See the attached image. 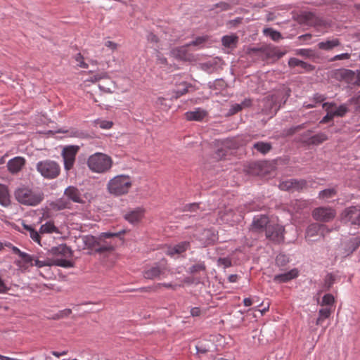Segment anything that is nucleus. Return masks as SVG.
<instances>
[{"instance_id": "48", "label": "nucleus", "mask_w": 360, "mask_h": 360, "mask_svg": "<svg viewBox=\"0 0 360 360\" xmlns=\"http://www.w3.org/2000/svg\"><path fill=\"white\" fill-rule=\"evenodd\" d=\"M240 110H242L241 105H240L239 103H235L231 105V108L229 109L228 115H233L240 112Z\"/></svg>"}, {"instance_id": "61", "label": "nucleus", "mask_w": 360, "mask_h": 360, "mask_svg": "<svg viewBox=\"0 0 360 360\" xmlns=\"http://www.w3.org/2000/svg\"><path fill=\"white\" fill-rule=\"evenodd\" d=\"M105 46L112 50H115L117 48V44L111 41H107L105 43Z\"/></svg>"}, {"instance_id": "49", "label": "nucleus", "mask_w": 360, "mask_h": 360, "mask_svg": "<svg viewBox=\"0 0 360 360\" xmlns=\"http://www.w3.org/2000/svg\"><path fill=\"white\" fill-rule=\"evenodd\" d=\"M308 203L306 200H297L295 202V206L297 207L296 211L298 212L307 207Z\"/></svg>"}, {"instance_id": "12", "label": "nucleus", "mask_w": 360, "mask_h": 360, "mask_svg": "<svg viewBox=\"0 0 360 360\" xmlns=\"http://www.w3.org/2000/svg\"><path fill=\"white\" fill-rule=\"evenodd\" d=\"M188 44L186 46H179L172 49L170 51V56L174 58L182 60L192 62L195 60V56L188 52Z\"/></svg>"}, {"instance_id": "53", "label": "nucleus", "mask_w": 360, "mask_h": 360, "mask_svg": "<svg viewBox=\"0 0 360 360\" xmlns=\"http://www.w3.org/2000/svg\"><path fill=\"white\" fill-rule=\"evenodd\" d=\"M207 40V38L205 37H197L194 41L188 44V46H198L202 43H204Z\"/></svg>"}, {"instance_id": "19", "label": "nucleus", "mask_w": 360, "mask_h": 360, "mask_svg": "<svg viewBox=\"0 0 360 360\" xmlns=\"http://www.w3.org/2000/svg\"><path fill=\"white\" fill-rule=\"evenodd\" d=\"M269 224V219L265 215L255 217L251 225V230L255 232H261L264 229L266 230V226Z\"/></svg>"}, {"instance_id": "5", "label": "nucleus", "mask_w": 360, "mask_h": 360, "mask_svg": "<svg viewBox=\"0 0 360 360\" xmlns=\"http://www.w3.org/2000/svg\"><path fill=\"white\" fill-rule=\"evenodd\" d=\"M36 168L43 177L48 179L58 177L60 172V165L56 162L50 160L39 162Z\"/></svg>"}, {"instance_id": "18", "label": "nucleus", "mask_w": 360, "mask_h": 360, "mask_svg": "<svg viewBox=\"0 0 360 360\" xmlns=\"http://www.w3.org/2000/svg\"><path fill=\"white\" fill-rule=\"evenodd\" d=\"M35 259V255H31L25 252L19 259L15 262L16 266L22 271H25L29 269L30 267L34 266L33 260Z\"/></svg>"}, {"instance_id": "64", "label": "nucleus", "mask_w": 360, "mask_h": 360, "mask_svg": "<svg viewBox=\"0 0 360 360\" xmlns=\"http://www.w3.org/2000/svg\"><path fill=\"white\" fill-rule=\"evenodd\" d=\"M51 354L55 356L56 357H58L59 358L60 356H64V355H66L68 354V351L65 350V351H63L61 352H56V351H53L51 352Z\"/></svg>"}, {"instance_id": "32", "label": "nucleus", "mask_w": 360, "mask_h": 360, "mask_svg": "<svg viewBox=\"0 0 360 360\" xmlns=\"http://www.w3.org/2000/svg\"><path fill=\"white\" fill-rule=\"evenodd\" d=\"M335 106H336V104L333 102L332 103L327 102V103H324L323 104V108L326 110V111L327 112V114L320 121L321 124H326V123L333 120V119L334 118L335 116L333 115L332 108L335 107Z\"/></svg>"}, {"instance_id": "39", "label": "nucleus", "mask_w": 360, "mask_h": 360, "mask_svg": "<svg viewBox=\"0 0 360 360\" xmlns=\"http://www.w3.org/2000/svg\"><path fill=\"white\" fill-rule=\"evenodd\" d=\"M337 194V191L335 188H328L321 191L319 194V198L321 199H329L333 198Z\"/></svg>"}, {"instance_id": "43", "label": "nucleus", "mask_w": 360, "mask_h": 360, "mask_svg": "<svg viewBox=\"0 0 360 360\" xmlns=\"http://www.w3.org/2000/svg\"><path fill=\"white\" fill-rule=\"evenodd\" d=\"M75 61L77 63V65L82 68H88L89 65L84 62L83 56L79 53H77L74 57Z\"/></svg>"}, {"instance_id": "38", "label": "nucleus", "mask_w": 360, "mask_h": 360, "mask_svg": "<svg viewBox=\"0 0 360 360\" xmlns=\"http://www.w3.org/2000/svg\"><path fill=\"white\" fill-rule=\"evenodd\" d=\"M223 146L219 148L214 153V158L217 160H221L224 158L227 154L226 148L229 146V143L228 141H224L222 143Z\"/></svg>"}, {"instance_id": "51", "label": "nucleus", "mask_w": 360, "mask_h": 360, "mask_svg": "<svg viewBox=\"0 0 360 360\" xmlns=\"http://www.w3.org/2000/svg\"><path fill=\"white\" fill-rule=\"evenodd\" d=\"M184 88L183 89L178 90V91H175L174 97L176 98H179L180 96L186 94L188 92V88L190 86L188 84H186V83H184Z\"/></svg>"}, {"instance_id": "17", "label": "nucleus", "mask_w": 360, "mask_h": 360, "mask_svg": "<svg viewBox=\"0 0 360 360\" xmlns=\"http://www.w3.org/2000/svg\"><path fill=\"white\" fill-rule=\"evenodd\" d=\"M334 297L331 294H326L322 298V309H320V315H330L334 312Z\"/></svg>"}, {"instance_id": "20", "label": "nucleus", "mask_w": 360, "mask_h": 360, "mask_svg": "<svg viewBox=\"0 0 360 360\" xmlns=\"http://www.w3.org/2000/svg\"><path fill=\"white\" fill-rule=\"evenodd\" d=\"M191 245L188 241H182L174 246H169L167 248L165 253L171 257L175 255H181L189 249Z\"/></svg>"}, {"instance_id": "2", "label": "nucleus", "mask_w": 360, "mask_h": 360, "mask_svg": "<svg viewBox=\"0 0 360 360\" xmlns=\"http://www.w3.org/2000/svg\"><path fill=\"white\" fill-rule=\"evenodd\" d=\"M122 233H124V231L120 233H102L98 238H95L94 236H86L84 241L96 252H104L111 251L113 250V245L111 243L105 241V239L119 236Z\"/></svg>"}, {"instance_id": "56", "label": "nucleus", "mask_w": 360, "mask_h": 360, "mask_svg": "<svg viewBox=\"0 0 360 360\" xmlns=\"http://www.w3.org/2000/svg\"><path fill=\"white\" fill-rule=\"evenodd\" d=\"M196 350L199 354H205L209 351V347L202 343H199L196 345Z\"/></svg>"}, {"instance_id": "8", "label": "nucleus", "mask_w": 360, "mask_h": 360, "mask_svg": "<svg viewBox=\"0 0 360 360\" xmlns=\"http://www.w3.org/2000/svg\"><path fill=\"white\" fill-rule=\"evenodd\" d=\"M34 266L41 268L44 266H58L64 268H70L73 266V263L68 259L62 258L46 259L40 260L38 256L35 255V259L33 260Z\"/></svg>"}, {"instance_id": "55", "label": "nucleus", "mask_w": 360, "mask_h": 360, "mask_svg": "<svg viewBox=\"0 0 360 360\" xmlns=\"http://www.w3.org/2000/svg\"><path fill=\"white\" fill-rule=\"evenodd\" d=\"M326 99V97L324 95L320 94L318 93L315 94L312 98V100L315 102V103H321V102L324 101Z\"/></svg>"}, {"instance_id": "37", "label": "nucleus", "mask_w": 360, "mask_h": 360, "mask_svg": "<svg viewBox=\"0 0 360 360\" xmlns=\"http://www.w3.org/2000/svg\"><path fill=\"white\" fill-rule=\"evenodd\" d=\"M254 148L257 150L262 154H266L271 149V146L269 143L265 142H257L254 144Z\"/></svg>"}, {"instance_id": "63", "label": "nucleus", "mask_w": 360, "mask_h": 360, "mask_svg": "<svg viewBox=\"0 0 360 360\" xmlns=\"http://www.w3.org/2000/svg\"><path fill=\"white\" fill-rule=\"evenodd\" d=\"M198 208V205L196 203L189 204L185 206L184 210L192 211Z\"/></svg>"}, {"instance_id": "40", "label": "nucleus", "mask_w": 360, "mask_h": 360, "mask_svg": "<svg viewBox=\"0 0 360 360\" xmlns=\"http://www.w3.org/2000/svg\"><path fill=\"white\" fill-rule=\"evenodd\" d=\"M263 32L266 36H269L274 41H278L281 38V33L271 28H265Z\"/></svg>"}, {"instance_id": "21", "label": "nucleus", "mask_w": 360, "mask_h": 360, "mask_svg": "<svg viewBox=\"0 0 360 360\" xmlns=\"http://www.w3.org/2000/svg\"><path fill=\"white\" fill-rule=\"evenodd\" d=\"M25 165V158L18 156L10 160L7 163L8 170L11 174L18 173Z\"/></svg>"}, {"instance_id": "22", "label": "nucleus", "mask_w": 360, "mask_h": 360, "mask_svg": "<svg viewBox=\"0 0 360 360\" xmlns=\"http://www.w3.org/2000/svg\"><path fill=\"white\" fill-rule=\"evenodd\" d=\"M145 213V210L141 207H138L134 210H131L124 215V219L130 224H138L143 219Z\"/></svg>"}, {"instance_id": "15", "label": "nucleus", "mask_w": 360, "mask_h": 360, "mask_svg": "<svg viewBox=\"0 0 360 360\" xmlns=\"http://www.w3.org/2000/svg\"><path fill=\"white\" fill-rule=\"evenodd\" d=\"M343 218L346 221L354 225H360V209L356 207L347 208L343 212Z\"/></svg>"}, {"instance_id": "30", "label": "nucleus", "mask_w": 360, "mask_h": 360, "mask_svg": "<svg viewBox=\"0 0 360 360\" xmlns=\"http://www.w3.org/2000/svg\"><path fill=\"white\" fill-rule=\"evenodd\" d=\"M297 276L298 271L296 269H293L286 273L276 275L274 281L279 283H285L296 278Z\"/></svg>"}, {"instance_id": "34", "label": "nucleus", "mask_w": 360, "mask_h": 360, "mask_svg": "<svg viewBox=\"0 0 360 360\" xmlns=\"http://www.w3.org/2000/svg\"><path fill=\"white\" fill-rule=\"evenodd\" d=\"M10 203V195L8 188L0 184V204L3 206H8Z\"/></svg>"}, {"instance_id": "46", "label": "nucleus", "mask_w": 360, "mask_h": 360, "mask_svg": "<svg viewBox=\"0 0 360 360\" xmlns=\"http://www.w3.org/2000/svg\"><path fill=\"white\" fill-rule=\"evenodd\" d=\"M157 64L159 65L161 68H165L168 65L167 58L163 56L160 52L157 54Z\"/></svg>"}, {"instance_id": "54", "label": "nucleus", "mask_w": 360, "mask_h": 360, "mask_svg": "<svg viewBox=\"0 0 360 360\" xmlns=\"http://www.w3.org/2000/svg\"><path fill=\"white\" fill-rule=\"evenodd\" d=\"M312 51L307 49H301L297 51V54L302 56L310 57L312 56Z\"/></svg>"}, {"instance_id": "23", "label": "nucleus", "mask_w": 360, "mask_h": 360, "mask_svg": "<svg viewBox=\"0 0 360 360\" xmlns=\"http://www.w3.org/2000/svg\"><path fill=\"white\" fill-rule=\"evenodd\" d=\"M50 253L54 257L53 259L62 258L67 259L72 255L71 250L65 245H60L57 247H53L50 250Z\"/></svg>"}, {"instance_id": "57", "label": "nucleus", "mask_w": 360, "mask_h": 360, "mask_svg": "<svg viewBox=\"0 0 360 360\" xmlns=\"http://www.w3.org/2000/svg\"><path fill=\"white\" fill-rule=\"evenodd\" d=\"M147 39L150 43L158 44L159 42L158 37L153 33H149L147 36Z\"/></svg>"}, {"instance_id": "24", "label": "nucleus", "mask_w": 360, "mask_h": 360, "mask_svg": "<svg viewBox=\"0 0 360 360\" xmlns=\"http://www.w3.org/2000/svg\"><path fill=\"white\" fill-rule=\"evenodd\" d=\"M200 241L204 246L214 244L218 240L217 233L214 229H205L202 233Z\"/></svg>"}, {"instance_id": "9", "label": "nucleus", "mask_w": 360, "mask_h": 360, "mask_svg": "<svg viewBox=\"0 0 360 360\" xmlns=\"http://www.w3.org/2000/svg\"><path fill=\"white\" fill-rule=\"evenodd\" d=\"M285 229L278 224H271L266 226V237L275 243H281L284 240Z\"/></svg>"}, {"instance_id": "1", "label": "nucleus", "mask_w": 360, "mask_h": 360, "mask_svg": "<svg viewBox=\"0 0 360 360\" xmlns=\"http://www.w3.org/2000/svg\"><path fill=\"white\" fill-rule=\"evenodd\" d=\"M86 164L92 172L105 174L111 169L113 160L110 156L105 153H95L88 158Z\"/></svg>"}, {"instance_id": "44", "label": "nucleus", "mask_w": 360, "mask_h": 360, "mask_svg": "<svg viewBox=\"0 0 360 360\" xmlns=\"http://www.w3.org/2000/svg\"><path fill=\"white\" fill-rule=\"evenodd\" d=\"M96 125H98L100 128L104 129H110L113 123L111 121L108 120H98L96 122Z\"/></svg>"}, {"instance_id": "36", "label": "nucleus", "mask_w": 360, "mask_h": 360, "mask_svg": "<svg viewBox=\"0 0 360 360\" xmlns=\"http://www.w3.org/2000/svg\"><path fill=\"white\" fill-rule=\"evenodd\" d=\"M328 139V136L324 133H319L312 136L309 139V143L319 145Z\"/></svg>"}, {"instance_id": "29", "label": "nucleus", "mask_w": 360, "mask_h": 360, "mask_svg": "<svg viewBox=\"0 0 360 360\" xmlns=\"http://www.w3.org/2000/svg\"><path fill=\"white\" fill-rule=\"evenodd\" d=\"M288 65L291 68H295L297 67L307 72L311 71L314 68L313 65L307 63H305L302 60H300L296 58H290V60H288Z\"/></svg>"}, {"instance_id": "26", "label": "nucleus", "mask_w": 360, "mask_h": 360, "mask_svg": "<svg viewBox=\"0 0 360 360\" xmlns=\"http://www.w3.org/2000/svg\"><path fill=\"white\" fill-rule=\"evenodd\" d=\"M207 116V112L201 108H196L193 111H188L185 113V117L189 121H202Z\"/></svg>"}, {"instance_id": "10", "label": "nucleus", "mask_w": 360, "mask_h": 360, "mask_svg": "<svg viewBox=\"0 0 360 360\" xmlns=\"http://www.w3.org/2000/svg\"><path fill=\"white\" fill-rule=\"evenodd\" d=\"M336 215V212L331 207H319L312 212V217L316 221L328 222L332 221Z\"/></svg>"}, {"instance_id": "7", "label": "nucleus", "mask_w": 360, "mask_h": 360, "mask_svg": "<svg viewBox=\"0 0 360 360\" xmlns=\"http://www.w3.org/2000/svg\"><path fill=\"white\" fill-rule=\"evenodd\" d=\"M169 271L167 261L163 260L155 263L153 266L147 267L143 272V277L146 279H155L161 275H165Z\"/></svg>"}, {"instance_id": "33", "label": "nucleus", "mask_w": 360, "mask_h": 360, "mask_svg": "<svg viewBox=\"0 0 360 360\" xmlns=\"http://www.w3.org/2000/svg\"><path fill=\"white\" fill-rule=\"evenodd\" d=\"M340 44L338 39H333L330 40H326L321 41L318 44V47L320 49L329 51L333 49L334 47L338 46Z\"/></svg>"}, {"instance_id": "13", "label": "nucleus", "mask_w": 360, "mask_h": 360, "mask_svg": "<svg viewBox=\"0 0 360 360\" xmlns=\"http://www.w3.org/2000/svg\"><path fill=\"white\" fill-rule=\"evenodd\" d=\"M360 246V238L354 237L342 243L340 251L342 257L352 255Z\"/></svg>"}, {"instance_id": "6", "label": "nucleus", "mask_w": 360, "mask_h": 360, "mask_svg": "<svg viewBox=\"0 0 360 360\" xmlns=\"http://www.w3.org/2000/svg\"><path fill=\"white\" fill-rule=\"evenodd\" d=\"M311 181H307L304 179H288L280 183L279 188L286 191H301L311 186Z\"/></svg>"}, {"instance_id": "52", "label": "nucleus", "mask_w": 360, "mask_h": 360, "mask_svg": "<svg viewBox=\"0 0 360 360\" xmlns=\"http://www.w3.org/2000/svg\"><path fill=\"white\" fill-rule=\"evenodd\" d=\"M30 236L34 242L40 243L41 237L39 236V233L34 229L33 230H31L30 233Z\"/></svg>"}, {"instance_id": "50", "label": "nucleus", "mask_w": 360, "mask_h": 360, "mask_svg": "<svg viewBox=\"0 0 360 360\" xmlns=\"http://www.w3.org/2000/svg\"><path fill=\"white\" fill-rule=\"evenodd\" d=\"M69 205L70 203L64 199H60L56 203V205L59 210L68 208L69 207Z\"/></svg>"}, {"instance_id": "4", "label": "nucleus", "mask_w": 360, "mask_h": 360, "mask_svg": "<svg viewBox=\"0 0 360 360\" xmlns=\"http://www.w3.org/2000/svg\"><path fill=\"white\" fill-rule=\"evenodd\" d=\"M15 196L21 204L30 206L39 204L44 198L42 193L33 191L26 186L18 187L15 191Z\"/></svg>"}, {"instance_id": "42", "label": "nucleus", "mask_w": 360, "mask_h": 360, "mask_svg": "<svg viewBox=\"0 0 360 360\" xmlns=\"http://www.w3.org/2000/svg\"><path fill=\"white\" fill-rule=\"evenodd\" d=\"M348 112V107L347 104H342L338 106L336 110H333L335 117H343Z\"/></svg>"}, {"instance_id": "3", "label": "nucleus", "mask_w": 360, "mask_h": 360, "mask_svg": "<svg viewBox=\"0 0 360 360\" xmlns=\"http://www.w3.org/2000/svg\"><path fill=\"white\" fill-rule=\"evenodd\" d=\"M132 186L131 178L128 175H117L111 179L107 185L110 193L120 196L129 193Z\"/></svg>"}, {"instance_id": "14", "label": "nucleus", "mask_w": 360, "mask_h": 360, "mask_svg": "<svg viewBox=\"0 0 360 360\" xmlns=\"http://www.w3.org/2000/svg\"><path fill=\"white\" fill-rule=\"evenodd\" d=\"M326 226L317 223L310 224L305 233V238L309 241H315L316 236H323V232L326 231Z\"/></svg>"}, {"instance_id": "35", "label": "nucleus", "mask_w": 360, "mask_h": 360, "mask_svg": "<svg viewBox=\"0 0 360 360\" xmlns=\"http://www.w3.org/2000/svg\"><path fill=\"white\" fill-rule=\"evenodd\" d=\"M40 233H59L58 228L55 226L53 221H49L42 224L39 229Z\"/></svg>"}, {"instance_id": "41", "label": "nucleus", "mask_w": 360, "mask_h": 360, "mask_svg": "<svg viewBox=\"0 0 360 360\" xmlns=\"http://www.w3.org/2000/svg\"><path fill=\"white\" fill-rule=\"evenodd\" d=\"M238 4V0H229V2H220L217 5L222 11H227Z\"/></svg>"}, {"instance_id": "31", "label": "nucleus", "mask_w": 360, "mask_h": 360, "mask_svg": "<svg viewBox=\"0 0 360 360\" xmlns=\"http://www.w3.org/2000/svg\"><path fill=\"white\" fill-rule=\"evenodd\" d=\"M238 37L236 34L225 35L221 38L222 45L226 48L234 49L237 46Z\"/></svg>"}, {"instance_id": "25", "label": "nucleus", "mask_w": 360, "mask_h": 360, "mask_svg": "<svg viewBox=\"0 0 360 360\" xmlns=\"http://www.w3.org/2000/svg\"><path fill=\"white\" fill-rule=\"evenodd\" d=\"M277 96L272 95L264 99V108L262 110L265 114L276 113L278 108H277Z\"/></svg>"}, {"instance_id": "11", "label": "nucleus", "mask_w": 360, "mask_h": 360, "mask_svg": "<svg viewBox=\"0 0 360 360\" xmlns=\"http://www.w3.org/2000/svg\"><path fill=\"white\" fill-rule=\"evenodd\" d=\"M79 148L77 146H69L65 147L62 152V156L64 161V168L68 171L73 167L75 162V157Z\"/></svg>"}, {"instance_id": "28", "label": "nucleus", "mask_w": 360, "mask_h": 360, "mask_svg": "<svg viewBox=\"0 0 360 360\" xmlns=\"http://www.w3.org/2000/svg\"><path fill=\"white\" fill-rule=\"evenodd\" d=\"M341 76L347 84L357 86V72H355L354 71L351 70H344L341 73Z\"/></svg>"}, {"instance_id": "60", "label": "nucleus", "mask_w": 360, "mask_h": 360, "mask_svg": "<svg viewBox=\"0 0 360 360\" xmlns=\"http://www.w3.org/2000/svg\"><path fill=\"white\" fill-rule=\"evenodd\" d=\"M105 77H107V74L105 72H103L101 74L94 75L91 78V81L93 82H97L101 79L105 78Z\"/></svg>"}, {"instance_id": "58", "label": "nucleus", "mask_w": 360, "mask_h": 360, "mask_svg": "<svg viewBox=\"0 0 360 360\" xmlns=\"http://www.w3.org/2000/svg\"><path fill=\"white\" fill-rule=\"evenodd\" d=\"M350 58V54L347 53L336 55L333 60H346L349 59Z\"/></svg>"}, {"instance_id": "47", "label": "nucleus", "mask_w": 360, "mask_h": 360, "mask_svg": "<svg viewBox=\"0 0 360 360\" xmlns=\"http://www.w3.org/2000/svg\"><path fill=\"white\" fill-rule=\"evenodd\" d=\"M217 263L219 266H222L224 268L230 267L232 264L231 260L228 257L219 258Z\"/></svg>"}, {"instance_id": "16", "label": "nucleus", "mask_w": 360, "mask_h": 360, "mask_svg": "<svg viewBox=\"0 0 360 360\" xmlns=\"http://www.w3.org/2000/svg\"><path fill=\"white\" fill-rule=\"evenodd\" d=\"M64 195L68 200L76 203L83 204L85 202L80 191L75 186H70L65 189Z\"/></svg>"}, {"instance_id": "45", "label": "nucleus", "mask_w": 360, "mask_h": 360, "mask_svg": "<svg viewBox=\"0 0 360 360\" xmlns=\"http://www.w3.org/2000/svg\"><path fill=\"white\" fill-rule=\"evenodd\" d=\"M190 269L192 274H195L201 271H205L206 266L204 262H199L193 265Z\"/></svg>"}, {"instance_id": "27", "label": "nucleus", "mask_w": 360, "mask_h": 360, "mask_svg": "<svg viewBox=\"0 0 360 360\" xmlns=\"http://www.w3.org/2000/svg\"><path fill=\"white\" fill-rule=\"evenodd\" d=\"M300 21L310 26L320 25V20L311 12H303L300 15Z\"/></svg>"}, {"instance_id": "59", "label": "nucleus", "mask_w": 360, "mask_h": 360, "mask_svg": "<svg viewBox=\"0 0 360 360\" xmlns=\"http://www.w3.org/2000/svg\"><path fill=\"white\" fill-rule=\"evenodd\" d=\"M334 281L335 276L332 274H328L326 278V282L328 288H330L333 284Z\"/></svg>"}, {"instance_id": "62", "label": "nucleus", "mask_w": 360, "mask_h": 360, "mask_svg": "<svg viewBox=\"0 0 360 360\" xmlns=\"http://www.w3.org/2000/svg\"><path fill=\"white\" fill-rule=\"evenodd\" d=\"M241 105V109L248 108L251 105L252 101L250 99H245L241 103H239Z\"/></svg>"}]
</instances>
